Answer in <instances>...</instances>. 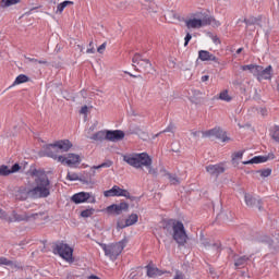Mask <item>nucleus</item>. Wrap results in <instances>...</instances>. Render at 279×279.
Returning a JSON list of instances; mask_svg holds the SVG:
<instances>
[{
    "mask_svg": "<svg viewBox=\"0 0 279 279\" xmlns=\"http://www.w3.org/2000/svg\"><path fill=\"white\" fill-rule=\"evenodd\" d=\"M34 186L31 187L32 199H44L51 195V181L45 171L33 170Z\"/></svg>",
    "mask_w": 279,
    "mask_h": 279,
    "instance_id": "obj_1",
    "label": "nucleus"
},
{
    "mask_svg": "<svg viewBox=\"0 0 279 279\" xmlns=\"http://www.w3.org/2000/svg\"><path fill=\"white\" fill-rule=\"evenodd\" d=\"M124 162L130 165V167H134V169H143V167H150L154 160L151 156L147 153H134L123 156Z\"/></svg>",
    "mask_w": 279,
    "mask_h": 279,
    "instance_id": "obj_2",
    "label": "nucleus"
},
{
    "mask_svg": "<svg viewBox=\"0 0 279 279\" xmlns=\"http://www.w3.org/2000/svg\"><path fill=\"white\" fill-rule=\"evenodd\" d=\"M126 244H128V241L125 240H122L113 244L99 243L101 250H104L105 252V256H107V258H110L111 260H117V258H119L121 252L125 250Z\"/></svg>",
    "mask_w": 279,
    "mask_h": 279,
    "instance_id": "obj_3",
    "label": "nucleus"
},
{
    "mask_svg": "<svg viewBox=\"0 0 279 279\" xmlns=\"http://www.w3.org/2000/svg\"><path fill=\"white\" fill-rule=\"evenodd\" d=\"M210 20L204 13H195L185 20L187 29H202V27H206V25H210Z\"/></svg>",
    "mask_w": 279,
    "mask_h": 279,
    "instance_id": "obj_4",
    "label": "nucleus"
},
{
    "mask_svg": "<svg viewBox=\"0 0 279 279\" xmlns=\"http://www.w3.org/2000/svg\"><path fill=\"white\" fill-rule=\"evenodd\" d=\"M48 158H52V160H57V162H61V165H66V167H75V165H80V162H82V159H80V155L77 154H68L62 156L54 154L53 151H49Z\"/></svg>",
    "mask_w": 279,
    "mask_h": 279,
    "instance_id": "obj_5",
    "label": "nucleus"
},
{
    "mask_svg": "<svg viewBox=\"0 0 279 279\" xmlns=\"http://www.w3.org/2000/svg\"><path fill=\"white\" fill-rule=\"evenodd\" d=\"M172 239L178 243V245H185L189 239L186 235V230L184 229V223L181 221H175L171 226Z\"/></svg>",
    "mask_w": 279,
    "mask_h": 279,
    "instance_id": "obj_6",
    "label": "nucleus"
},
{
    "mask_svg": "<svg viewBox=\"0 0 279 279\" xmlns=\"http://www.w3.org/2000/svg\"><path fill=\"white\" fill-rule=\"evenodd\" d=\"M54 254H59L66 263H73V248L69 244L59 243L53 248Z\"/></svg>",
    "mask_w": 279,
    "mask_h": 279,
    "instance_id": "obj_7",
    "label": "nucleus"
},
{
    "mask_svg": "<svg viewBox=\"0 0 279 279\" xmlns=\"http://www.w3.org/2000/svg\"><path fill=\"white\" fill-rule=\"evenodd\" d=\"M71 147H73V144L69 140L57 141L47 146L46 156H49V151H52V154H56V151H69Z\"/></svg>",
    "mask_w": 279,
    "mask_h": 279,
    "instance_id": "obj_8",
    "label": "nucleus"
},
{
    "mask_svg": "<svg viewBox=\"0 0 279 279\" xmlns=\"http://www.w3.org/2000/svg\"><path fill=\"white\" fill-rule=\"evenodd\" d=\"M205 138H219L222 143H228L230 141V137L226 135V132L221 130V128L216 126L209 131L202 133Z\"/></svg>",
    "mask_w": 279,
    "mask_h": 279,
    "instance_id": "obj_9",
    "label": "nucleus"
},
{
    "mask_svg": "<svg viewBox=\"0 0 279 279\" xmlns=\"http://www.w3.org/2000/svg\"><path fill=\"white\" fill-rule=\"evenodd\" d=\"M106 197H125L126 199H132L130 191L121 189L119 185H113L110 190L104 192Z\"/></svg>",
    "mask_w": 279,
    "mask_h": 279,
    "instance_id": "obj_10",
    "label": "nucleus"
},
{
    "mask_svg": "<svg viewBox=\"0 0 279 279\" xmlns=\"http://www.w3.org/2000/svg\"><path fill=\"white\" fill-rule=\"evenodd\" d=\"M72 202H74V204H84L86 202H88V204H96L97 198L93 193L80 192L72 196Z\"/></svg>",
    "mask_w": 279,
    "mask_h": 279,
    "instance_id": "obj_11",
    "label": "nucleus"
},
{
    "mask_svg": "<svg viewBox=\"0 0 279 279\" xmlns=\"http://www.w3.org/2000/svg\"><path fill=\"white\" fill-rule=\"evenodd\" d=\"M136 64L144 71V73H151L154 71L151 62L147 59H143L141 54H135L133 57V65L136 66Z\"/></svg>",
    "mask_w": 279,
    "mask_h": 279,
    "instance_id": "obj_12",
    "label": "nucleus"
},
{
    "mask_svg": "<svg viewBox=\"0 0 279 279\" xmlns=\"http://www.w3.org/2000/svg\"><path fill=\"white\" fill-rule=\"evenodd\" d=\"M29 215L27 214H16V211H13L11 214V216H9L8 218L5 217V211H3L2 209H0V218L1 219H7V221H10L11 223L14 221H28L29 219Z\"/></svg>",
    "mask_w": 279,
    "mask_h": 279,
    "instance_id": "obj_13",
    "label": "nucleus"
},
{
    "mask_svg": "<svg viewBox=\"0 0 279 279\" xmlns=\"http://www.w3.org/2000/svg\"><path fill=\"white\" fill-rule=\"evenodd\" d=\"M15 199H20L21 202L28 199L32 197V187L29 186H20L14 191Z\"/></svg>",
    "mask_w": 279,
    "mask_h": 279,
    "instance_id": "obj_14",
    "label": "nucleus"
},
{
    "mask_svg": "<svg viewBox=\"0 0 279 279\" xmlns=\"http://www.w3.org/2000/svg\"><path fill=\"white\" fill-rule=\"evenodd\" d=\"M125 138V132L121 130L110 131L107 130V141L110 143H119V141H123Z\"/></svg>",
    "mask_w": 279,
    "mask_h": 279,
    "instance_id": "obj_15",
    "label": "nucleus"
},
{
    "mask_svg": "<svg viewBox=\"0 0 279 279\" xmlns=\"http://www.w3.org/2000/svg\"><path fill=\"white\" fill-rule=\"evenodd\" d=\"M276 156L274 153L268 154L267 156H255L251 160L243 161L242 165H260L267 162V160H274Z\"/></svg>",
    "mask_w": 279,
    "mask_h": 279,
    "instance_id": "obj_16",
    "label": "nucleus"
},
{
    "mask_svg": "<svg viewBox=\"0 0 279 279\" xmlns=\"http://www.w3.org/2000/svg\"><path fill=\"white\" fill-rule=\"evenodd\" d=\"M198 58L202 62H216V64H219V59L216 58L215 54L208 52V50H199Z\"/></svg>",
    "mask_w": 279,
    "mask_h": 279,
    "instance_id": "obj_17",
    "label": "nucleus"
},
{
    "mask_svg": "<svg viewBox=\"0 0 279 279\" xmlns=\"http://www.w3.org/2000/svg\"><path fill=\"white\" fill-rule=\"evenodd\" d=\"M206 171L210 175H219L226 171V168L223 167V163L209 165L206 167Z\"/></svg>",
    "mask_w": 279,
    "mask_h": 279,
    "instance_id": "obj_18",
    "label": "nucleus"
},
{
    "mask_svg": "<svg viewBox=\"0 0 279 279\" xmlns=\"http://www.w3.org/2000/svg\"><path fill=\"white\" fill-rule=\"evenodd\" d=\"M244 199H245L246 206H251V207L256 206V208H258V210H262L259 197H255L252 194H245Z\"/></svg>",
    "mask_w": 279,
    "mask_h": 279,
    "instance_id": "obj_19",
    "label": "nucleus"
},
{
    "mask_svg": "<svg viewBox=\"0 0 279 279\" xmlns=\"http://www.w3.org/2000/svg\"><path fill=\"white\" fill-rule=\"evenodd\" d=\"M138 221V215L132 214L129 216V218L125 220V225H122L121 222H118V228L123 230V228H130V226H134V223H137Z\"/></svg>",
    "mask_w": 279,
    "mask_h": 279,
    "instance_id": "obj_20",
    "label": "nucleus"
},
{
    "mask_svg": "<svg viewBox=\"0 0 279 279\" xmlns=\"http://www.w3.org/2000/svg\"><path fill=\"white\" fill-rule=\"evenodd\" d=\"M90 141H96L97 143H101V141H108V130L98 131L94 135L88 137Z\"/></svg>",
    "mask_w": 279,
    "mask_h": 279,
    "instance_id": "obj_21",
    "label": "nucleus"
},
{
    "mask_svg": "<svg viewBox=\"0 0 279 279\" xmlns=\"http://www.w3.org/2000/svg\"><path fill=\"white\" fill-rule=\"evenodd\" d=\"M272 68L271 65H268L266 69L260 70L258 81L262 82V80H271V73H272Z\"/></svg>",
    "mask_w": 279,
    "mask_h": 279,
    "instance_id": "obj_22",
    "label": "nucleus"
},
{
    "mask_svg": "<svg viewBox=\"0 0 279 279\" xmlns=\"http://www.w3.org/2000/svg\"><path fill=\"white\" fill-rule=\"evenodd\" d=\"M148 278H156V276H162V270L153 265L146 266Z\"/></svg>",
    "mask_w": 279,
    "mask_h": 279,
    "instance_id": "obj_23",
    "label": "nucleus"
},
{
    "mask_svg": "<svg viewBox=\"0 0 279 279\" xmlns=\"http://www.w3.org/2000/svg\"><path fill=\"white\" fill-rule=\"evenodd\" d=\"M68 5H73V1L65 0L57 5L56 14H62Z\"/></svg>",
    "mask_w": 279,
    "mask_h": 279,
    "instance_id": "obj_24",
    "label": "nucleus"
},
{
    "mask_svg": "<svg viewBox=\"0 0 279 279\" xmlns=\"http://www.w3.org/2000/svg\"><path fill=\"white\" fill-rule=\"evenodd\" d=\"M21 0H1V8H12V5H19Z\"/></svg>",
    "mask_w": 279,
    "mask_h": 279,
    "instance_id": "obj_25",
    "label": "nucleus"
},
{
    "mask_svg": "<svg viewBox=\"0 0 279 279\" xmlns=\"http://www.w3.org/2000/svg\"><path fill=\"white\" fill-rule=\"evenodd\" d=\"M218 99H220V101L230 102L232 101V96L228 94V89H223L222 92H220Z\"/></svg>",
    "mask_w": 279,
    "mask_h": 279,
    "instance_id": "obj_26",
    "label": "nucleus"
},
{
    "mask_svg": "<svg viewBox=\"0 0 279 279\" xmlns=\"http://www.w3.org/2000/svg\"><path fill=\"white\" fill-rule=\"evenodd\" d=\"M3 265L5 267H16V264L13 260H10L4 256H0V267Z\"/></svg>",
    "mask_w": 279,
    "mask_h": 279,
    "instance_id": "obj_27",
    "label": "nucleus"
},
{
    "mask_svg": "<svg viewBox=\"0 0 279 279\" xmlns=\"http://www.w3.org/2000/svg\"><path fill=\"white\" fill-rule=\"evenodd\" d=\"M29 77H27V75L25 74H20L15 81H14V86L19 85V84H25V82H28Z\"/></svg>",
    "mask_w": 279,
    "mask_h": 279,
    "instance_id": "obj_28",
    "label": "nucleus"
},
{
    "mask_svg": "<svg viewBox=\"0 0 279 279\" xmlns=\"http://www.w3.org/2000/svg\"><path fill=\"white\" fill-rule=\"evenodd\" d=\"M93 215H95V208H87L81 211V217L84 219H88V217H93Z\"/></svg>",
    "mask_w": 279,
    "mask_h": 279,
    "instance_id": "obj_29",
    "label": "nucleus"
},
{
    "mask_svg": "<svg viewBox=\"0 0 279 279\" xmlns=\"http://www.w3.org/2000/svg\"><path fill=\"white\" fill-rule=\"evenodd\" d=\"M247 260H250V258L247 256H241L238 259H235V267H243V265H245V263H247Z\"/></svg>",
    "mask_w": 279,
    "mask_h": 279,
    "instance_id": "obj_30",
    "label": "nucleus"
},
{
    "mask_svg": "<svg viewBox=\"0 0 279 279\" xmlns=\"http://www.w3.org/2000/svg\"><path fill=\"white\" fill-rule=\"evenodd\" d=\"M112 167V161H106L98 166H93L92 170L95 171V169H110Z\"/></svg>",
    "mask_w": 279,
    "mask_h": 279,
    "instance_id": "obj_31",
    "label": "nucleus"
},
{
    "mask_svg": "<svg viewBox=\"0 0 279 279\" xmlns=\"http://www.w3.org/2000/svg\"><path fill=\"white\" fill-rule=\"evenodd\" d=\"M106 210L109 214L114 213V215H120V213H119V205L118 204H113V205L108 206Z\"/></svg>",
    "mask_w": 279,
    "mask_h": 279,
    "instance_id": "obj_32",
    "label": "nucleus"
},
{
    "mask_svg": "<svg viewBox=\"0 0 279 279\" xmlns=\"http://www.w3.org/2000/svg\"><path fill=\"white\" fill-rule=\"evenodd\" d=\"M243 150L236 151L232 154V162H239V160L243 159Z\"/></svg>",
    "mask_w": 279,
    "mask_h": 279,
    "instance_id": "obj_33",
    "label": "nucleus"
},
{
    "mask_svg": "<svg viewBox=\"0 0 279 279\" xmlns=\"http://www.w3.org/2000/svg\"><path fill=\"white\" fill-rule=\"evenodd\" d=\"M66 180H70V182H77V180H80V174L75 172H68Z\"/></svg>",
    "mask_w": 279,
    "mask_h": 279,
    "instance_id": "obj_34",
    "label": "nucleus"
},
{
    "mask_svg": "<svg viewBox=\"0 0 279 279\" xmlns=\"http://www.w3.org/2000/svg\"><path fill=\"white\" fill-rule=\"evenodd\" d=\"M11 173L12 172H11L10 167H8L5 165L0 166V175H10Z\"/></svg>",
    "mask_w": 279,
    "mask_h": 279,
    "instance_id": "obj_35",
    "label": "nucleus"
},
{
    "mask_svg": "<svg viewBox=\"0 0 279 279\" xmlns=\"http://www.w3.org/2000/svg\"><path fill=\"white\" fill-rule=\"evenodd\" d=\"M262 69H263V66L254 64L253 70L251 71L252 75H254L258 80Z\"/></svg>",
    "mask_w": 279,
    "mask_h": 279,
    "instance_id": "obj_36",
    "label": "nucleus"
},
{
    "mask_svg": "<svg viewBox=\"0 0 279 279\" xmlns=\"http://www.w3.org/2000/svg\"><path fill=\"white\" fill-rule=\"evenodd\" d=\"M263 241L264 243H268V245H271V243H279V234L275 235L272 239L265 236Z\"/></svg>",
    "mask_w": 279,
    "mask_h": 279,
    "instance_id": "obj_37",
    "label": "nucleus"
},
{
    "mask_svg": "<svg viewBox=\"0 0 279 279\" xmlns=\"http://www.w3.org/2000/svg\"><path fill=\"white\" fill-rule=\"evenodd\" d=\"M262 178H269L271 175V169L267 168L259 171Z\"/></svg>",
    "mask_w": 279,
    "mask_h": 279,
    "instance_id": "obj_38",
    "label": "nucleus"
},
{
    "mask_svg": "<svg viewBox=\"0 0 279 279\" xmlns=\"http://www.w3.org/2000/svg\"><path fill=\"white\" fill-rule=\"evenodd\" d=\"M118 208H119V213L121 215V213H123V210H128L130 208V205H128V203H120V204H118Z\"/></svg>",
    "mask_w": 279,
    "mask_h": 279,
    "instance_id": "obj_39",
    "label": "nucleus"
},
{
    "mask_svg": "<svg viewBox=\"0 0 279 279\" xmlns=\"http://www.w3.org/2000/svg\"><path fill=\"white\" fill-rule=\"evenodd\" d=\"M167 175L172 184H180V179H178V177H175L173 174H167Z\"/></svg>",
    "mask_w": 279,
    "mask_h": 279,
    "instance_id": "obj_40",
    "label": "nucleus"
},
{
    "mask_svg": "<svg viewBox=\"0 0 279 279\" xmlns=\"http://www.w3.org/2000/svg\"><path fill=\"white\" fill-rule=\"evenodd\" d=\"M272 138H274V141H276L277 143H279V126H276V128L274 129Z\"/></svg>",
    "mask_w": 279,
    "mask_h": 279,
    "instance_id": "obj_41",
    "label": "nucleus"
},
{
    "mask_svg": "<svg viewBox=\"0 0 279 279\" xmlns=\"http://www.w3.org/2000/svg\"><path fill=\"white\" fill-rule=\"evenodd\" d=\"M244 23L247 27H250V25H254V23H256V17H250L248 20L245 19Z\"/></svg>",
    "mask_w": 279,
    "mask_h": 279,
    "instance_id": "obj_42",
    "label": "nucleus"
},
{
    "mask_svg": "<svg viewBox=\"0 0 279 279\" xmlns=\"http://www.w3.org/2000/svg\"><path fill=\"white\" fill-rule=\"evenodd\" d=\"M192 38H193V35H191V33H187L185 38H184V47L189 46V43H191Z\"/></svg>",
    "mask_w": 279,
    "mask_h": 279,
    "instance_id": "obj_43",
    "label": "nucleus"
},
{
    "mask_svg": "<svg viewBox=\"0 0 279 279\" xmlns=\"http://www.w3.org/2000/svg\"><path fill=\"white\" fill-rule=\"evenodd\" d=\"M10 169H11V173H17V171H21V166L19 163H15Z\"/></svg>",
    "mask_w": 279,
    "mask_h": 279,
    "instance_id": "obj_44",
    "label": "nucleus"
},
{
    "mask_svg": "<svg viewBox=\"0 0 279 279\" xmlns=\"http://www.w3.org/2000/svg\"><path fill=\"white\" fill-rule=\"evenodd\" d=\"M210 20L209 25H214V27H219V25H221V23L213 17H208Z\"/></svg>",
    "mask_w": 279,
    "mask_h": 279,
    "instance_id": "obj_45",
    "label": "nucleus"
},
{
    "mask_svg": "<svg viewBox=\"0 0 279 279\" xmlns=\"http://www.w3.org/2000/svg\"><path fill=\"white\" fill-rule=\"evenodd\" d=\"M241 69L242 71H250L252 73V70L254 69V64L242 65Z\"/></svg>",
    "mask_w": 279,
    "mask_h": 279,
    "instance_id": "obj_46",
    "label": "nucleus"
},
{
    "mask_svg": "<svg viewBox=\"0 0 279 279\" xmlns=\"http://www.w3.org/2000/svg\"><path fill=\"white\" fill-rule=\"evenodd\" d=\"M173 279H184V274H182L180 270H177Z\"/></svg>",
    "mask_w": 279,
    "mask_h": 279,
    "instance_id": "obj_47",
    "label": "nucleus"
},
{
    "mask_svg": "<svg viewBox=\"0 0 279 279\" xmlns=\"http://www.w3.org/2000/svg\"><path fill=\"white\" fill-rule=\"evenodd\" d=\"M98 53H104V51H106V43H104L102 45H100L97 49Z\"/></svg>",
    "mask_w": 279,
    "mask_h": 279,
    "instance_id": "obj_48",
    "label": "nucleus"
},
{
    "mask_svg": "<svg viewBox=\"0 0 279 279\" xmlns=\"http://www.w3.org/2000/svg\"><path fill=\"white\" fill-rule=\"evenodd\" d=\"M86 53H95V48L93 47V41L89 43V48L86 50Z\"/></svg>",
    "mask_w": 279,
    "mask_h": 279,
    "instance_id": "obj_49",
    "label": "nucleus"
},
{
    "mask_svg": "<svg viewBox=\"0 0 279 279\" xmlns=\"http://www.w3.org/2000/svg\"><path fill=\"white\" fill-rule=\"evenodd\" d=\"M81 114H88V106H83L80 111Z\"/></svg>",
    "mask_w": 279,
    "mask_h": 279,
    "instance_id": "obj_50",
    "label": "nucleus"
},
{
    "mask_svg": "<svg viewBox=\"0 0 279 279\" xmlns=\"http://www.w3.org/2000/svg\"><path fill=\"white\" fill-rule=\"evenodd\" d=\"M146 169H148V173H150L151 175H156V169H154L151 165L149 167H146Z\"/></svg>",
    "mask_w": 279,
    "mask_h": 279,
    "instance_id": "obj_51",
    "label": "nucleus"
},
{
    "mask_svg": "<svg viewBox=\"0 0 279 279\" xmlns=\"http://www.w3.org/2000/svg\"><path fill=\"white\" fill-rule=\"evenodd\" d=\"M201 132L199 131H193L192 132V136H194V138H197V136H199Z\"/></svg>",
    "mask_w": 279,
    "mask_h": 279,
    "instance_id": "obj_52",
    "label": "nucleus"
},
{
    "mask_svg": "<svg viewBox=\"0 0 279 279\" xmlns=\"http://www.w3.org/2000/svg\"><path fill=\"white\" fill-rule=\"evenodd\" d=\"M208 80H210V76H208V75H204L201 78L202 82H208Z\"/></svg>",
    "mask_w": 279,
    "mask_h": 279,
    "instance_id": "obj_53",
    "label": "nucleus"
},
{
    "mask_svg": "<svg viewBox=\"0 0 279 279\" xmlns=\"http://www.w3.org/2000/svg\"><path fill=\"white\" fill-rule=\"evenodd\" d=\"M97 170H98V169H94V170H93V167H92V168H90V173H92V175H95V174L97 173Z\"/></svg>",
    "mask_w": 279,
    "mask_h": 279,
    "instance_id": "obj_54",
    "label": "nucleus"
},
{
    "mask_svg": "<svg viewBox=\"0 0 279 279\" xmlns=\"http://www.w3.org/2000/svg\"><path fill=\"white\" fill-rule=\"evenodd\" d=\"M173 126H168L163 132H172Z\"/></svg>",
    "mask_w": 279,
    "mask_h": 279,
    "instance_id": "obj_55",
    "label": "nucleus"
},
{
    "mask_svg": "<svg viewBox=\"0 0 279 279\" xmlns=\"http://www.w3.org/2000/svg\"><path fill=\"white\" fill-rule=\"evenodd\" d=\"M213 250H219V244H213Z\"/></svg>",
    "mask_w": 279,
    "mask_h": 279,
    "instance_id": "obj_56",
    "label": "nucleus"
},
{
    "mask_svg": "<svg viewBox=\"0 0 279 279\" xmlns=\"http://www.w3.org/2000/svg\"><path fill=\"white\" fill-rule=\"evenodd\" d=\"M203 245H204V247H210V243H208V242H203Z\"/></svg>",
    "mask_w": 279,
    "mask_h": 279,
    "instance_id": "obj_57",
    "label": "nucleus"
},
{
    "mask_svg": "<svg viewBox=\"0 0 279 279\" xmlns=\"http://www.w3.org/2000/svg\"><path fill=\"white\" fill-rule=\"evenodd\" d=\"M260 112H262L263 117H265L267 114V110H265V109H262Z\"/></svg>",
    "mask_w": 279,
    "mask_h": 279,
    "instance_id": "obj_58",
    "label": "nucleus"
},
{
    "mask_svg": "<svg viewBox=\"0 0 279 279\" xmlns=\"http://www.w3.org/2000/svg\"><path fill=\"white\" fill-rule=\"evenodd\" d=\"M37 62H38V64H47V61H38L37 60Z\"/></svg>",
    "mask_w": 279,
    "mask_h": 279,
    "instance_id": "obj_59",
    "label": "nucleus"
},
{
    "mask_svg": "<svg viewBox=\"0 0 279 279\" xmlns=\"http://www.w3.org/2000/svg\"><path fill=\"white\" fill-rule=\"evenodd\" d=\"M141 132V129H137L136 131H133V134H138Z\"/></svg>",
    "mask_w": 279,
    "mask_h": 279,
    "instance_id": "obj_60",
    "label": "nucleus"
},
{
    "mask_svg": "<svg viewBox=\"0 0 279 279\" xmlns=\"http://www.w3.org/2000/svg\"><path fill=\"white\" fill-rule=\"evenodd\" d=\"M241 51H243V48H239V49L236 50V53H241Z\"/></svg>",
    "mask_w": 279,
    "mask_h": 279,
    "instance_id": "obj_61",
    "label": "nucleus"
},
{
    "mask_svg": "<svg viewBox=\"0 0 279 279\" xmlns=\"http://www.w3.org/2000/svg\"><path fill=\"white\" fill-rule=\"evenodd\" d=\"M214 43H219V38L214 37Z\"/></svg>",
    "mask_w": 279,
    "mask_h": 279,
    "instance_id": "obj_62",
    "label": "nucleus"
},
{
    "mask_svg": "<svg viewBox=\"0 0 279 279\" xmlns=\"http://www.w3.org/2000/svg\"><path fill=\"white\" fill-rule=\"evenodd\" d=\"M128 73V75H130L131 77H136V75H133L132 73H130V72H126Z\"/></svg>",
    "mask_w": 279,
    "mask_h": 279,
    "instance_id": "obj_63",
    "label": "nucleus"
},
{
    "mask_svg": "<svg viewBox=\"0 0 279 279\" xmlns=\"http://www.w3.org/2000/svg\"><path fill=\"white\" fill-rule=\"evenodd\" d=\"M31 62H38L36 59H29Z\"/></svg>",
    "mask_w": 279,
    "mask_h": 279,
    "instance_id": "obj_64",
    "label": "nucleus"
}]
</instances>
